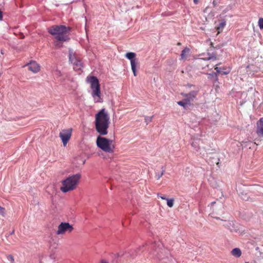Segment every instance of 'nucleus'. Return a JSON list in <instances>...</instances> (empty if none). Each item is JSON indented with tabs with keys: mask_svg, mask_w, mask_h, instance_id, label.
Returning a JSON list of instances; mask_svg holds the SVG:
<instances>
[{
	"mask_svg": "<svg viewBox=\"0 0 263 263\" xmlns=\"http://www.w3.org/2000/svg\"><path fill=\"white\" fill-rule=\"evenodd\" d=\"M59 41L58 40V41H55L54 42V46L57 47V48H61L62 47V44L60 43L59 42Z\"/></svg>",
	"mask_w": 263,
	"mask_h": 263,
	"instance_id": "22",
	"label": "nucleus"
},
{
	"mask_svg": "<svg viewBox=\"0 0 263 263\" xmlns=\"http://www.w3.org/2000/svg\"><path fill=\"white\" fill-rule=\"evenodd\" d=\"M215 69L216 70V71L218 72V73H220V68L218 67H216L215 68Z\"/></svg>",
	"mask_w": 263,
	"mask_h": 263,
	"instance_id": "24",
	"label": "nucleus"
},
{
	"mask_svg": "<svg viewBox=\"0 0 263 263\" xmlns=\"http://www.w3.org/2000/svg\"><path fill=\"white\" fill-rule=\"evenodd\" d=\"M177 104L180 106H183L184 108H185L186 107V106L188 104H189L185 100V99L184 98V99L182 100V101H178L177 102Z\"/></svg>",
	"mask_w": 263,
	"mask_h": 263,
	"instance_id": "18",
	"label": "nucleus"
},
{
	"mask_svg": "<svg viewBox=\"0 0 263 263\" xmlns=\"http://www.w3.org/2000/svg\"><path fill=\"white\" fill-rule=\"evenodd\" d=\"M2 18H3V14H2V12L0 10V21L2 20Z\"/></svg>",
	"mask_w": 263,
	"mask_h": 263,
	"instance_id": "27",
	"label": "nucleus"
},
{
	"mask_svg": "<svg viewBox=\"0 0 263 263\" xmlns=\"http://www.w3.org/2000/svg\"><path fill=\"white\" fill-rule=\"evenodd\" d=\"M242 198L243 200H248V198H247V197H242Z\"/></svg>",
	"mask_w": 263,
	"mask_h": 263,
	"instance_id": "29",
	"label": "nucleus"
},
{
	"mask_svg": "<svg viewBox=\"0 0 263 263\" xmlns=\"http://www.w3.org/2000/svg\"><path fill=\"white\" fill-rule=\"evenodd\" d=\"M136 53L130 52L125 54V57L130 61L131 68L134 76H137L136 65L138 64L137 61L135 59Z\"/></svg>",
	"mask_w": 263,
	"mask_h": 263,
	"instance_id": "9",
	"label": "nucleus"
},
{
	"mask_svg": "<svg viewBox=\"0 0 263 263\" xmlns=\"http://www.w3.org/2000/svg\"><path fill=\"white\" fill-rule=\"evenodd\" d=\"M256 133L259 136L263 137V117L257 123Z\"/></svg>",
	"mask_w": 263,
	"mask_h": 263,
	"instance_id": "12",
	"label": "nucleus"
},
{
	"mask_svg": "<svg viewBox=\"0 0 263 263\" xmlns=\"http://www.w3.org/2000/svg\"><path fill=\"white\" fill-rule=\"evenodd\" d=\"M181 95L183 96L185 100L187 101V102L190 104V103L193 101L194 99L196 98L197 95V91H191L189 93H181Z\"/></svg>",
	"mask_w": 263,
	"mask_h": 263,
	"instance_id": "10",
	"label": "nucleus"
},
{
	"mask_svg": "<svg viewBox=\"0 0 263 263\" xmlns=\"http://www.w3.org/2000/svg\"><path fill=\"white\" fill-rule=\"evenodd\" d=\"M69 30V28L63 25H54L48 28V32L55 36V39L60 41H67L69 38L66 34Z\"/></svg>",
	"mask_w": 263,
	"mask_h": 263,
	"instance_id": "3",
	"label": "nucleus"
},
{
	"mask_svg": "<svg viewBox=\"0 0 263 263\" xmlns=\"http://www.w3.org/2000/svg\"><path fill=\"white\" fill-rule=\"evenodd\" d=\"M69 59L73 65L74 70H80L83 67L81 58L71 49L69 50Z\"/></svg>",
	"mask_w": 263,
	"mask_h": 263,
	"instance_id": "5",
	"label": "nucleus"
},
{
	"mask_svg": "<svg viewBox=\"0 0 263 263\" xmlns=\"http://www.w3.org/2000/svg\"><path fill=\"white\" fill-rule=\"evenodd\" d=\"M231 253L233 256L238 258L241 255V251L239 248H235L231 251Z\"/></svg>",
	"mask_w": 263,
	"mask_h": 263,
	"instance_id": "13",
	"label": "nucleus"
},
{
	"mask_svg": "<svg viewBox=\"0 0 263 263\" xmlns=\"http://www.w3.org/2000/svg\"><path fill=\"white\" fill-rule=\"evenodd\" d=\"M1 53H2V54H4V52H3V50H1Z\"/></svg>",
	"mask_w": 263,
	"mask_h": 263,
	"instance_id": "32",
	"label": "nucleus"
},
{
	"mask_svg": "<svg viewBox=\"0 0 263 263\" xmlns=\"http://www.w3.org/2000/svg\"><path fill=\"white\" fill-rule=\"evenodd\" d=\"M229 71H227V72H223V73L224 74H227L228 73H229Z\"/></svg>",
	"mask_w": 263,
	"mask_h": 263,
	"instance_id": "31",
	"label": "nucleus"
},
{
	"mask_svg": "<svg viewBox=\"0 0 263 263\" xmlns=\"http://www.w3.org/2000/svg\"><path fill=\"white\" fill-rule=\"evenodd\" d=\"M153 116L152 117H145V121L147 124L148 123L151 122L152 120Z\"/></svg>",
	"mask_w": 263,
	"mask_h": 263,
	"instance_id": "21",
	"label": "nucleus"
},
{
	"mask_svg": "<svg viewBox=\"0 0 263 263\" xmlns=\"http://www.w3.org/2000/svg\"><path fill=\"white\" fill-rule=\"evenodd\" d=\"M100 263H108V262L106 260H104V259H102L100 261Z\"/></svg>",
	"mask_w": 263,
	"mask_h": 263,
	"instance_id": "26",
	"label": "nucleus"
},
{
	"mask_svg": "<svg viewBox=\"0 0 263 263\" xmlns=\"http://www.w3.org/2000/svg\"><path fill=\"white\" fill-rule=\"evenodd\" d=\"M167 201V205L170 208H172L174 206V199L173 198L171 199H166Z\"/></svg>",
	"mask_w": 263,
	"mask_h": 263,
	"instance_id": "17",
	"label": "nucleus"
},
{
	"mask_svg": "<svg viewBox=\"0 0 263 263\" xmlns=\"http://www.w3.org/2000/svg\"><path fill=\"white\" fill-rule=\"evenodd\" d=\"M160 197L163 199V200H166V199H167V198H166L164 196H160Z\"/></svg>",
	"mask_w": 263,
	"mask_h": 263,
	"instance_id": "28",
	"label": "nucleus"
},
{
	"mask_svg": "<svg viewBox=\"0 0 263 263\" xmlns=\"http://www.w3.org/2000/svg\"><path fill=\"white\" fill-rule=\"evenodd\" d=\"M109 116L104 108L102 109L95 116V126L97 132L100 135L96 140L97 146L103 151L111 153L115 149L112 140L101 136L107 134L110 123Z\"/></svg>",
	"mask_w": 263,
	"mask_h": 263,
	"instance_id": "1",
	"label": "nucleus"
},
{
	"mask_svg": "<svg viewBox=\"0 0 263 263\" xmlns=\"http://www.w3.org/2000/svg\"><path fill=\"white\" fill-rule=\"evenodd\" d=\"M28 69L33 73H37L40 70V65L35 62H31L28 64Z\"/></svg>",
	"mask_w": 263,
	"mask_h": 263,
	"instance_id": "11",
	"label": "nucleus"
},
{
	"mask_svg": "<svg viewBox=\"0 0 263 263\" xmlns=\"http://www.w3.org/2000/svg\"><path fill=\"white\" fill-rule=\"evenodd\" d=\"M258 26L260 29H263V18H260L259 19Z\"/></svg>",
	"mask_w": 263,
	"mask_h": 263,
	"instance_id": "20",
	"label": "nucleus"
},
{
	"mask_svg": "<svg viewBox=\"0 0 263 263\" xmlns=\"http://www.w3.org/2000/svg\"><path fill=\"white\" fill-rule=\"evenodd\" d=\"M86 81L90 84L91 90V96L95 103L103 102V98L100 90V85L99 80L95 76L87 77Z\"/></svg>",
	"mask_w": 263,
	"mask_h": 263,
	"instance_id": "2",
	"label": "nucleus"
},
{
	"mask_svg": "<svg viewBox=\"0 0 263 263\" xmlns=\"http://www.w3.org/2000/svg\"><path fill=\"white\" fill-rule=\"evenodd\" d=\"M164 173V171L163 170V171H162V172H161V173L160 174L157 175L158 179L160 178V177L163 175Z\"/></svg>",
	"mask_w": 263,
	"mask_h": 263,
	"instance_id": "23",
	"label": "nucleus"
},
{
	"mask_svg": "<svg viewBox=\"0 0 263 263\" xmlns=\"http://www.w3.org/2000/svg\"><path fill=\"white\" fill-rule=\"evenodd\" d=\"M0 214L3 216H5L6 215L5 209L1 206H0Z\"/></svg>",
	"mask_w": 263,
	"mask_h": 263,
	"instance_id": "19",
	"label": "nucleus"
},
{
	"mask_svg": "<svg viewBox=\"0 0 263 263\" xmlns=\"http://www.w3.org/2000/svg\"><path fill=\"white\" fill-rule=\"evenodd\" d=\"M72 129L70 128L63 129L59 134V137L61 139L63 145L66 146L71 137Z\"/></svg>",
	"mask_w": 263,
	"mask_h": 263,
	"instance_id": "8",
	"label": "nucleus"
},
{
	"mask_svg": "<svg viewBox=\"0 0 263 263\" xmlns=\"http://www.w3.org/2000/svg\"><path fill=\"white\" fill-rule=\"evenodd\" d=\"M81 177L79 173L67 177L62 181V186L60 190L63 193H67L74 190L79 183Z\"/></svg>",
	"mask_w": 263,
	"mask_h": 263,
	"instance_id": "4",
	"label": "nucleus"
},
{
	"mask_svg": "<svg viewBox=\"0 0 263 263\" xmlns=\"http://www.w3.org/2000/svg\"><path fill=\"white\" fill-rule=\"evenodd\" d=\"M192 146L194 148V149L196 151H198L199 149V141L197 140H195L193 141V142L192 143Z\"/></svg>",
	"mask_w": 263,
	"mask_h": 263,
	"instance_id": "16",
	"label": "nucleus"
},
{
	"mask_svg": "<svg viewBox=\"0 0 263 263\" xmlns=\"http://www.w3.org/2000/svg\"><path fill=\"white\" fill-rule=\"evenodd\" d=\"M193 1H194V3L196 4H197L198 2V0H193Z\"/></svg>",
	"mask_w": 263,
	"mask_h": 263,
	"instance_id": "30",
	"label": "nucleus"
},
{
	"mask_svg": "<svg viewBox=\"0 0 263 263\" xmlns=\"http://www.w3.org/2000/svg\"><path fill=\"white\" fill-rule=\"evenodd\" d=\"M225 26H226V22L224 21L219 24V26H217L216 28V29L218 31L217 34L220 33L222 31V30Z\"/></svg>",
	"mask_w": 263,
	"mask_h": 263,
	"instance_id": "15",
	"label": "nucleus"
},
{
	"mask_svg": "<svg viewBox=\"0 0 263 263\" xmlns=\"http://www.w3.org/2000/svg\"><path fill=\"white\" fill-rule=\"evenodd\" d=\"M217 59V57L216 55L212 54L211 56L209 57L206 59H203V58H200L197 59L196 62L195 64L197 65V67L198 68H204L206 67L209 66V60H213L215 61Z\"/></svg>",
	"mask_w": 263,
	"mask_h": 263,
	"instance_id": "7",
	"label": "nucleus"
},
{
	"mask_svg": "<svg viewBox=\"0 0 263 263\" xmlns=\"http://www.w3.org/2000/svg\"><path fill=\"white\" fill-rule=\"evenodd\" d=\"M73 230V227L68 222H61L58 227L56 232L57 235H64L66 233H70Z\"/></svg>",
	"mask_w": 263,
	"mask_h": 263,
	"instance_id": "6",
	"label": "nucleus"
},
{
	"mask_svg": "<svg viewBox=\"0 0 263 263\" xmlns=\"http://www.w3.org/2000/svg\"><path fill=\"white\" fill-rule=\"evenodd\" d=\"M158 258L161 260H162L164 259V258L162 256L161 254H158Z\"/></svg>",
	"mask_w": 263,
	"mask_h": 263,
	"instance_id": "25",
	"label": "nucleus"
},
{
	"mask_svg": "<svg viewBox=\"0 0 263 263\" xmlns=\"http://www.w3.org/2000/svg\"><path fill=\"white\" fill-rule=\"evenodd\" d=\"M190 52V49L188 48H185L184 49L181 54V59L182 60H185L187 57Z\"/></svg>",
	"mask_w": 263,
	"mask_h": 263,
	"instance_id": "14",
	"label": "nucleus"
}]
</instances>
